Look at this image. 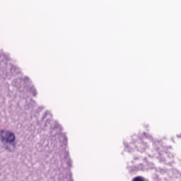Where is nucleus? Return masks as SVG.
I'll list each match as a JSON object with an SVG mask.
<instances>
[{
    "instance_id": "nucleus-12",
    "label": "nucleus",
    "mask_w": 181,
    "mask_h": 181,
    "mask_svg": "<svg viewBox=\"0 0 181 181\" xmlns=\"http://www.w3.org/2000/svg\"><path fill=\"white\" fill-rule=\"evenodd\" d=\"M50 122H51V124H52V122H53V121H51Z\"/></svg>"
},
{
    "instance_id": "nucleus-2",
    "label": "nucleus",
    "mask_w": 181,
    "mask_h": 181,
    "mask_svg": "<svg viewBox=\"0 0 181 181\" xmlns=\"http://www.w3.org/2000/svg\"><path fill=\"white\" fill-rule=\"evenodd\" d=\"M124 146L126 148V151H128L129 152H132V151H134V149L129 150V148H132V146H134V144H130L129 146H128V144H124Z\"/></svg>"
},
{
    "instance_id": "nucleus-7",
    "label": "nucleus",
    "mask_w": 181,
    "mask_h": 181,
    "mask_svg": "<svg viewBox=\"0 0 181 181\" xmlns=\"http://www.w3.org/2000/svg\"><path fill=\"white\" fill-rule=\"evenodd\" d=\"M65 141H67V137L64 136Z\"/></svg>"
},
{
    "instance_id": "nucleus-4",
    "label": "nucleus",
    "mask_w": 181,
    "mask_h": 181,
    "mask_svg": "<svg viewBox=\"0 0 181 181\" xmlns=\"http://www.w3.org/2000/svg\"><path fill=\"white\" fill-rule=\"evenodd\" d=\"M132 181H144V180L142 177H136L133 179Z\"/></svg>"
},
{
    "instance_id": "nucleus-3",
    "label": "nucleus",
    "mask_w": 181,
    "mask_h": 181,
    "mask_svg": "<svg viewBox=\"0 0 181 181\" xmlns=\"http://www.w3.org/2000/svg\"><path fill=\"white\" fill-rule=\"evenodd\" d=\"M30 93H32L33 95H36L37 94V91H36V88H35V87L33 86L30 88Z\"/></svg>"
},
{
    "instance_id": "nucleus-10",
    "label": "nucleus",
    "mask_w": 181,
    "mask_h": 181,
    "mask_svg": "<svg viewBox=\"0 0 181 181\" xmlns=\"http://www.w3.org/2000/svg\"><path fill=\"white\" fill-rule=\"evenodd\" d=\"M178 138H181V136H177Z\"/></svg>"
},
{
    "instance_id": "nucleus-5",
    "label": "nucleus",
    "mask_w": 181,
    "mask_h": 181,
    "mask_svg": "<svg viewBox=\"0 0 181 181\" xmlns=\"http://www.w3.org/2000/svg\"><path fill=\"white\" fill-rule=\"evenodd\" d=\"M144 138H146L147 139H150L151 141H153V137H151V135L146 134V133H144Z\"/></svg>"
},
{
    "instance_id": "nucleus-13",
    "label": "nucleus",
    "mask_w": 181,
    "mask_h": 181,
    "mask_svg": "<svg viewBox=\"0 0 181 181\" xmlns=\"http://www.w3.org/2000/svg\"><path fill=\"white\" fill-rule=\"evenodd\" d=\"M144 148V149H145V147H143Z\"/></svg>"
},
{
    "instance_id": "nucleus-9",
    "label": "nucleus",
    "mask_w": 181,
    "mask_h": 181,
    "mask_svg": "<svg viewBox=\"0 0 181 181\" xmlns=\"http://www.w3.org/2000/svg\"><path fill=\"white\" fill-rule=\"evenodd\" d=\"M48 123H49V122H46V125H47Z\"/></svg>"
},
{
    "instance_id": "nucleus-6",
    "label": "nucleus",
    "mask_w": 181,
    "mask_h": 181,
    "mask_svg": "<svg viewBox=\"0 0 181 181\" xmlns=\"http://www.w3.org/2000/svg\"><path fill=\"white\" fill-rule=\"evenodd\" d=\"M168 157L169 158H173V155L172 154V153H168Z\"/></svg>"
},
{
    "instance_id": "nucleus-11",
    "label": "nucleus",
    "mask_w": 181,
    "mask_h": 181,
    "mask_svg": "<svg viewBox=\"0 0 181 181\" xmlns=\"http://www.w3.org/2000/svg\"><path fill=\"white\" fill-rule=\"evenodd\" d=\"M46 115H47V113H45V117H46Z\"/></svg>"
},
{
    "instance_id": "nucleus-1",
    "label": "nucleus",
    "mask_w": 181,
    "mask_h": 181,
    "mask_svg": "<svg viewBox=\"0 0 181 181\" xmlns=\"http://www.w3.org/2000/svg\"><path fill=\"white\" fill-rule=\"evenodd\" d=\"M16 136L15 134L9 130L0 131V141L3 145V148L9 151V152H13L15 148H16Z\"/></svg>"
},
{
    "instance_id": "nucleus-8",
    "label": "nucleus",
    "mask_w": 181,
    "mask_h": 181,
    "mask_svg": "<svg viewBox=\"0 0 181 181\" xmlns=\"http://www.w3.org/2000/svg\"><path fill=\"white\" fill-rule=\"evenodd\" d=\"M141 148H144V144H141Z\"/></svg>"
}]
</instances>
